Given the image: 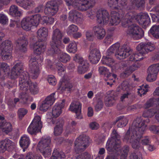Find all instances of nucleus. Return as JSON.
I'll list each match as a JSON object with an SVG mask.
<instances>
[{"mask_svg":"<svg viewBox=\"0 0 159 159\" xmlns=\"http://www.w3.org/2000/svg\"><path fill=\"white\" fill-rule=\"evenodd\" d=\"M156 100V98L155 99L152 98L148 100L144 105L145 108H148L153 106L154 104L156 105L157 101Z\"/></svg>","mask_w":159,"mask_h":159,"instance_id":"obj_50","label":"nucleus"},{"mask_svg":"<svg viewBox=\"0 0 159 159\" xmlns=\"http://www.w3.org/2000/svg\"><path fill=\"white\" fill-rule=\"evenodd\" d=\"M63 125L62 122L57 124L54 127V134L55 136H57L60 135L63 131Z\"/></svg>","mask_w":159,"mask_h":159,"instance_id":"obj_45","label":"nucleus"},{"mask_svg":"<svg viewBox=\"0 0 159 159\" xmlns=\"http://www.w3.org/2000/svg\"><path fill=\"white\" fill-rule=\"evenodd\" d=\"M13 46L11 41L6 40L1 43L0 50L1 51L2 57L3 60L7 61L12 57Z\"/></svg>","mask_w":159,"mask_h":159,"instance_id":"obj_13","label":"nucleus"},{"mask_svg":"<svg viewBox=\"0 0 159 159\" xmlns=\"http://www.w3.org/2000/svg\"><path fill=\"white\" fill-rule=\"evenodd\" d=\"M113 41V35L111 34L108 35L103 40V42L106 45H109Z\"/></svg>","mask_w":159,"mask_h":159,"instance_id":"obj_53","label":"nucleus"},{"mask_svg":"<svg viewBox=\"0 0 159 159\" xmlns=\"http://www.w3.org/2000/svg\"><path fill=\"white\" fill-rule=\"evenodd\" d=\"M41 18L39 14H35L24 18L21 20V25L23 29L29 31L33 26L37 27Z\"/></svg>","mask_w":159,"mask_h":159,"instance_id":"obj_9","label":"nucleus"},{"mask_svg":"<svg viewBox=\"0 0 159 159\" xmlns=\"http://www.w3.org/2000/svg\"><path fill=\"white\" fill-rule=\"evenodd\" d=\"M131 155L133 157V159H143L141 153L140 152H134Z\"/></svg>","mask_w":159,"mask_h":159,"instance_id":"obj_61","label":"nucleus"},{"mask_svg":"<svg viewBox=\"0 0 159 159\" xmlns=\"http://www.w3.org/2000/svg\"><path fill=\"white\" fill-rule=\"evenodd\" d=\"M26 159H42V157L41 155L34 154L32 153H28L25 157Z\"/></svg>","mask_w":159,"mask_h":159,"instance_id":"obj_51","label":"nucleus"},{"mask_svg":"<svg viewBox=\"0 0 159 159\" xmlns=\"http://www.w3.org/2000/svg\"><path fill=\"white\" fill-rule=\"evenodd\" d=\"M146 126L144 120L143 121L141 117L137 118L133 122L131 131L129 128L124 136L123 141L130 143L133 148L139 150L142 148L140 142L141 139H142L141 143L143 145H148L150 144L151 141L149 136L142 138Z\"/></svg>","mask_w":159,"mask_h":159,"instance_id":"obj_2","label":"nucleus"},{"mask_svg":"<svg viewBox=\"0 0 159 159\" xmlns=\"http://www.w3.org/2000/svg\"><path fill=\"white\" fill-rule=\"evenodd\" d=\"M48 30L45 27H41L37 31V34L39 38H42V39L47 38L48 35Z\"/></svg>","mask_w":159,"mask_h":159,"instance_id":"obj_42","label":"nucleus"},{"mask_svg":"<svg viewBox=\"0 0 159 159\" xmlns=\"http://www.w3.org/2000/svg\"><path fill=\"white\" fill-rule=\"evenodd\" d=\"M103 107V102L102 101H99L96 105L95 107L96 111H99L101 110Z\"/></svg>","mask_w":159,"mask_h":159,"instance_id":"obj_63","label":"nucleus"},{"mask_svg":"<svg viewBox=\"0 0 159 159\" xmlns=\"http://www.w3.org/2000/svg\"><path fill=\"white\" fill-rule=\"evenodd\" d=\"M89 126L90 128L93 130L97 129L99 128V125L97 122H94L90 123Z\"/></svg>","mask_w":159,"mask_h":159,"instance_id":"obj_64","label":"nucleus"},{"mask_svg":"<svg viewBox=\"0 0 159 159\" xmlns=\"http://www.w3.org/2000/svg\"><path fill=\"white\" fill-rule=\"evenodd\" d=\"M86 36L87 39L89 41H92L94 39L93 33L91 31H88L86 32Z\"/></svg>","mask_w":159,"mask_h":159,"instance_id":"obj_62","label":"nucleus"},{"mask_svg":"<svg viewBox=\"0 0 159 159\" xmlns=\"http://www.w3.org/2000/svg\"><path fill=\"white\" fill-rule=\"evenodd\" d=\"M156 114L155 118L159 122V108L157 107L155 108L146 110L143 114V116L144 117H151Z\"/></svg>","mask_w":159,"mask_h":159,"instance_id":"obj_28","label":"nucleus"},{"mask_svg":"<svg viewBox=\"0 0 159 159\" xmlns=\"http://www.w3.org/2000/svg\"><path fill=\"white\" fill-rule=\"evenodd\" d=\"M55 93H53L45 98L39 107L40 110L44 112L47 111L49 107L52 105L55 101Z\"/></svg>","mask_w":159,"mask_h":159,"instance_id":"obj_23","label":"nucleus"},{"mask_svg":"<svg viewBox=\"0 0 159 159\" xmlns=\"http://www.w3.org/2000/svg\"><path fill=\"white\" fill-rule=\"evenodd\" d=\"M99 73L102 75H104L105 76H106V75L108 74V70L107 69V68L104 66H100L99 68Z\"/></svg>","mask_w":159,"mask_h":159,"instance_id":"obj_59","label":"nucleus"},{"mask_svg":"<svg viewBox=\"0 0 159 159\" xmlns=\"http://www.w3.org/2000/svg\"><path fill=\"white\" fill-rule=\"evenodd\" d=\"M120 44L117 42L111 45L108 49L106 57L103 56L101 60V61L103 64H106L109 66H111L114 62V60L111 58V55L114 54L116 57L120 60L123 59L127 57L130 52L129 50H126L125 52H124L126 49L123 48L121 51H119Z\"/></svg>","mask_w":159,"mask_h":159,"instance_id":"obj_4","label":"nucleus"},{"mask_svg":"<svg viewBox=\"0 0 159 159\" xmlns=\"http://www.w3.org/2000/svg\"><path fill=\"white\" fill-rule=\"evenodd\" d=\"M89 138L85 134L80 135L74 143L75 151L76 153H80L89 145Z\"/></svg>","mask_w":159,"mask_h":159,"instance_id":"obj_12","label":"nucleus"},{"mask_svg":"<svg viewBox=\"0 0 159 159\" xmlns=\"http://www.w3.org/2000/svg\"><path fill=\"white\" fill-rule=\"evenodd\" d=\"M120 135L114 129L112 132L111 137L109 138L107 141L106 148L109 152H111L117 149H120Z\"/></svg>","mask_w":159,"mask_h":159,"instance_id":"obj_10","label":"nucleus"},{"mask_svg":"<svg viewBox=\"0 0 159 159\" xmlns=\"http://www.w3.org/2000/svg\"><path fill=\"white\" fill-rule=\"evenodd\" d=\"M28 110L24 108H19L17 111L18 118L20 120H21L24 117L27 113Z\"/></svg>","mask_w":159,"mask_h":159,"instance_id":"obj_48","label":"nucleus"},{"mask_svg":"<svg viewBox=\"0 0 159 159\" xmlns=\"http://www.w3.org/2000/svg\"><path fill=\"white\" fill-rule=\"evenodd\" d=\"M25 72L26 71L23 70V63L19 62L17 63L11 69L9 77L10 78L14 79L19 76V80L21 75H24L23 73Z\"/></svg>","mask_w":159,"mask_h":159,"instance_id":"obj_19","label":"nucleus"},{"mask_svg":"<svg viewBox=\"0 0 159 159\" xmlns=\"http://www.w3.org/2000/svg\"><path fill=\"white\" fill-rule=\"evenodd\" d=\"M66 5L72 6L75 9L85 11L93 8L96 2L95 0H65Z\"/></svg>","mask_w":159,"mask_h":159,"instance_id":"obj_7","label":"nucleus"},{"mask_svg":"<svg viewBox=\"0 0 159 159\" xmlns=\"http://www.w3.org/2000/svg\"><path fill=\"white\" fill-rule=\"evenodd\" d=\"M0 129L2 132L6 134H9L12 130V126L11 124L9 122H0Z\"/></svg>","mask_w":159,"mask_h":159,"instance_id":"obj_33","label":"nucleus"},{"mask_svg":"<svg viewBox=\"0 0 159 159\" xmlns=\"http://www.w3.org/2000/svg\"><path fill=\"white\" fill-rule=\"evenodd\" d=\"M138 94L141 97L142 95L145 94L148 91V89H145L143 88V86H140L139 88H138Z\"/></svg>","mask_w":159,"mask_h":159,"instance_id":"obj_60","label":"nucleus"},{"mask_svg":"<svg viewBox=\"0 0 159 159\" xmlns=\"http://www.w3.org/2000/svg\"><path fill=\"white\" fill-rule=\"evenodd\" d=\"M65 101L63 100L60 103H56L53 107L52 114L53 117H58L62 112L61 109L64 107Z\"/></svg>","mask_w":159,"mask_h":159,"instance_id":"obj_31","label":"nucleus"},{"mask_svg":"<svg viewBox=\"0 0 159 159\" xmlns=\"http://www.w3.org/2000/svg\"><path fill=\"white\" fill-rule=\"evenodd\" d=\"M96 16L98 22L102 24H106L108 23L110 19V15L108 11L103 8L91 9L89 13V16L91 18Z\"/></svg>","mask_w":159,"mask_h":159,"instance_id":"obj_8","label":"nucleus"},{"mask_svg":"<svg viewBox=\"0 0 159 159\" xmlns=\"http://www.w3.org/2000/svg\"><path fill=\"white\" fill-rule=\"evenodd\" d=\"M123 48H125V49H126V50L127 49V50H129L130 51V52L129 53V55H128L127 57H125V58L127 57L128 56H129V61H127V63H128V62L129 63V61H135V57H134V54H132V50L130 49L129 47L128 46H127L126 45V44H124L122 47V48H120V49H119V51H121V50H122V49H123ZM125 51H126V50H125ZM124 59V58L123 59Z\"/></svg>","mask_w":159,"mask_h":159,"instance_id":"obj_44","label":"nucleus"},{"mask_svg":"<svg viewBox=\"0 0 159 159\" xmlns=\"http://www.w3.org/2000/svg\"><path fill=\"white\" fill-rule=\"evenodd\" d=\"M128 119L124 116H120L117 117L115 121L113 122L107 121L104 124L105 126L107 127L108 129H110L112 128L113 125L116 124L118 122L117 126L118 127H122L126 125L128 122Z\"/></svg>","mask_w":159,"mask_h":159,"instance_id":"obj_21","label":"nucleus"},{"mask_svg":"<svg viewBox=\"0 0 159 159\" xmlns=\"http://www.w3.org/2000/svg\"><path fill=\"white\" fill-rule=\"evenodd\" d=\"M17 45L18 46L21 52H25L27 51V46L28 43L27 38L22 35L16 41Z\"/></svg>","mask_w":159,"mask_h":159,"instance_id":"obj_30","label":"nucleus"},{"mask_svg":"<svg viewBox=\"0 0 159 159\" xmlns=\"http://www.w3.org/2000/svg\"><path fill=\"white\" fill-rule=\"evenodd\" d=\"M121 146L120 147V149H117L116 150H114L113 151H115L117 152H120V153H123L125 155H128V153L129 151V147L127 145L125 146L122 148V151H121ZM113 152V151H112Z\"/></svg>","mask_w":159,"mask_h":159,"instance_id":"obj_55","label":"nucleus"},{"mask_svg":"<svg viewBox=\"0 0 159 159\" xmlns=\"http://www.w3.org/2000/svg\"><path fill=\"white\" fill-rule=\"evenodd\" d=\"M42 19L43 24H46L47 25L52 24L54 22V18L53 17L44 16Z\"/></svg>","mask_w":159,"mask_h":159,"instance_id":"obj_49","label":"nucleus"},{"mask_svg":"<svg viewBox=\"0 0 159 159\" xmlns=\"http://www.w3.org/2000/svg\"><path fill=\"white\" fill-rule=\"evenodd\" d=\"M149 129L154 134H159V126L152 125L150 126Z\"/></svg>","mask_w":159,"mask_h":159,"instance_id":"obj_57","label":"nucleus"},{"mask_svg":"<svg viewBox=\"0 0 159 159\" xmlns=\"http://www.w3.org/2000/svg\"><path fill=\"white\" fill-rule=\"evenodd\" d=\"M63 34L61 30L56 29L52 31V41L50 42L51 48L47 52V54L49 55H53L60 53V47L63 45L62 42Z\"/></svg>","mask_w":159,"mask_h":159,"instance_id":"obj_5","label":"nucleus"},{"mask_svg":"<svg viewBox=\"0 0 159 159\" xmlns=\"http://www.w3.org/2000/svg\"><path fill=\"white\" fill-rule=\"evenodd\" d=\"M148 74L146 78L147 81L153 82L157 79V75L159 71V64H153L148 68Z\"/></svg>","mask_w":159,"mask_h":159,"instance_id":"obj_20","label":"nucleus"},{"mask_svg":"<svg viewBox=\"0 0 159 159\" xmlns=\"http://www.w3.org/2000/svg\"><path fill=\"white\" fill-rule=\"evenodd\" d=\"M108 0L109 7L112 11L111 13L110 25H116L120 21L124 27L128 26L129 23L137 22L145 29L151 22L150 19L147 13L136 14L133 10L136 7L142 10L144 7L145 0Z\"/></svg>","mask_w":159,"mask_h":159,"instance_id":"obj_1","label":"nucleus"},{"mask_svg":"<svg viewBox=\"0 0 159 159\" xmlns=\"http://www.w3.org/2000/svg\"><path fill=\"white\" fill-rule=\"evenodd\" d=\"M41 120V117L39 116H36L34 119L27 129L29 134L32 135L41 132L42 127Z\"/></svg>","mask_w":159,"mask_h":159,"instance_id":"obj_16","label":"nucleus"},{"mask_svg":"<svg viewBox=\"0 0 159 159\" xmlns=\"http://www.w3.org/2000/svg\"><path fill=\"white\" fill-rule=\"evenodd\" d=\"M155 48L153 44L150 42H142L137 47L136 49L139 51V57L138 60L140 61L143 59L144 54L151 52Z\"/></svg>","mask_w":159,"mask_h":159,"instance_id":"obj_15","label":"nucleus"},{"mask_svg":"<svg viewBox=\"0 0 159 159\" xmlns=\"http://www.w3.org/2000/svg\"><path fill=\"white\" fill-rule=\"evenodd\" d=\"M127 33L133 39L138 40L141 39L143 36L144 32L138 25L132 24L128 26Z\"/></svg>","mask_w":159,"mask_h":159,"instance_id":"obj_17","label":"nucleus"},{"mask_svg":"<svg viewBox=\"0 0 159 159\" xmlns=\"http://www.w3.org/2000/svg\"><path fill=\"white\" fill-rule=\"evenodd\" d=\"M91 156L88 153L85 152L79 155L76 159H90Z\"/></svg>","mask_w":159,"mask_h":159,"instance_id":"obj_54","label":"nucleus"},{"mask_svg":"<svg viewBox=\"0 0 159 159\" xmlns=\"http://www.w3.org/2000/svg\"><path fill=\"white\" fill-rule=\"evenodd\" d=\"M70 110L75 113L76 118L78 119L82 118L80 115L81 112V104L79 102L71 103L69 108Z\"/></svg>","mask_w":159,"mask_h":159,"instance_id":"obj_27","label":"nucleus"},{"mask_svg":"<svg viewBox=\"0 0 159 159\" xmlns=\"http://www.w3.org/2000/svg\"><path fill=\"white\" fill-rule=\"evenodd\" d=\"M94 35L98 39H102L105 35L106 32L105 29L99 26L93 27V29Z\"/></svg>","mask_w":159,"mask_h":159,"instance_id":"obj_32","label":"nucleus"},{"mask_svg":"<svg viewBox=\"0 0 159 159\" xmlns=\"http://www.w3.org/2000/svg\"><path fill=\"white\" fill-rule=\"evenodd\" d=\"M114 93V91L112 90L111 91V94L106 96L105 98L104 102L107 106L111 107L114 103L116 96Z\"/></svg>","mask_w":159,"mask_h":159,"instance_id":"obj_36","label":"nucleus"},{"mask_svg":"<svg viewBox=\"0 0 159 159\" xmlns=\"http://www.w3.org/2000/svg\"><path fill=\"white\" fill-rule=\"evenodd\" d=\"M139 67L138 65L133 63L131 66H128L126 69L123 73L121 74V75H123L125 77H127Z\"/></svg>","mask_w":159,"mask_h":159,"instance_id":"obj_38","label":"nucleus"},{"mask_svg":"<svg viewBox=\"0 0 159 159\" xmlns=\"http://www.w3.org/2000/svg\"><path fill=\"white\" fill-rule=\"evenodd\" d=\"M9 13L13 17H20L22 16L21 11L19 10L18 7L15 5H12L10 7Z\"/></svg>","mask_w":159,"mask_h":159,"instance_id":"obj_37","label":"nucleus"},{"mask_svg":"<svg viewBox=\"0 0 159 159\" xmlns=\"http://www.w3.org/2000/svg\"><path fill=\"white\" fill-rule=\"evenodd\" d=\"M65 158V155L63 152H59L57 149H54L50 159H64Z\"/></svg>","mask_w":159,"mask_h":159,"instance_id":"obj_41","label":"nucleus"},{"mask_svg":"<svg viewBox=\"0 0 159 159\" xmlns=\"http://www.w3.org/2000/svg\"><path fill=\"white\" fill-rule=\"evenodd\" d=\"M62 3V0H54L48 1L44 9L45 14L50 16L55 15L58 10L59 5Z\"/></svg>","mask_w":159,"mask_h":159,"instance_id":"obj_14","label":"nucleus"},{"mask_svg":"<svg viewBox=\"0 0 159 159\" xmlns=\"http://www.w3.org/2000/svg\"><path fill=\"white\" fill-rule=\"evenodd\" d=\"M15 148V143L10 139L6 138L0 141V152H3L6 150L11 152Z\"/></svg>","mask_w":159,"mask_h":159,"instance_id":"obj_22","label":"nucleus"},{"mask_svg":"<svg viewBox=\"0 0 159 159\" xmlns=\"http://www.w3.org/2000/svg\"><path fill=\"white\" fill-rule=\"evenodd\" d=\"M59 61L63 63H66L70 61V57L66 53H62L58 56Z\"/></svg>","mask_w":159,"mask_h":159,"instance_id":"obj_46","label":"nucleus"},{"mask_svg":"<svg viewBox=\"0 0 159 159\" xmlns=\"http://www.w3.org/2000/svg\"><path fill=\"white\" fill-rule=\"evenodd\" d=\"M69 19L70 21L80 24L83 21V16L81 13L78 11L72 10L69 13Z\"/></svg>","mask_w":159,"mask_h":159,"instance_id":"obj_24","label":"nucleus"},{"mask_svg":"<svg viewBox=\"0 0 159 159\" xmlns=\"http://www.w3.org/2000/svg\"><path fill=\"white\" fill-rule=\"evenodd\" d=\"M77 43L75 41H72L67 46V51L69 53H75L77 50Z\"/></svg>","mask_w":159,"mask_h":159,"instance_id":"obj_40","label":"nucleus"},{"mask_svg":"<svg viewBox=\"0 0 159 159\" xmlns=\"http://www.w3.org/2000/svg\"><path fill=\"white\" fill-rule=\"evenodd\" d=\"M48 81L50 85H55L57 83L56 79L53 75H50L48 76Z\"/></svg>","mask_w":159,"mask_h":159,"instance_id":"obj_58","label":"nucleus"},{"mask_svg":"<svg viewBox=\"0 0 159 159\" xmlns=\"http://www.w3.org/2000/svg\"><path fill=\"white\" fill-rule=\"evenodd\" d=\"M74 60L79 63L77 69L79 74H84L89 70V63L87 61L84 60L79 55L76 54L74 57Z\"/></svg>","mask_w":159,"mask_h":159,"instance_id":"obj_18","label":"nucleus"},{"mask_svg":"<svg viewBox=\"0 0 159 159\" xmlns=\"http://www.w3.org/2000/svg\"><path fill=\"white\" fill-rule=\"evenodd\" d=\"M23 74L24 75H21L19 80V85L20 90L25 94H26L29 89L31 94L34 95L37 94L39 89L37 84L31 82L28 72H25Z\"/></svg>","mask_w":159,"mask_h":159,"instance_id":"obj_6","label":"nucleus"},{"mask_svg":"<svg viewBox=\"0 0 159 159\" xmlns=\"http://www.w3.org/2000/svg\"><path fill=\"white\" fill-rule=\"evenodd\" d=\"M149 36L155 38L159 39V25H154L148 32Z\"/></svg>","mask_w":159,"mask_h":159,"instance_id":"obj_35","label":"nucleus"},{"mask_svg":"<svg viewBox=\"0 0 159 159\" xmlns=\"http://www.w3.org/2000/svg\"><path fill=\"white\" fill-rule=\"evenodd\" d=\"M73 85L71 84L68 83L66 84L64 82H61L60 80L58 86L57 90H60L61 92H63L66 89H68L70 90L71 89Z\"/></svg>","mask_w":159,"mask_h":159,"instance_id":"obj_39","label":"nucleus"},{"mask_svg":"<svg viewBox=\"0 0 159 159\" xmlns=\"http://www.w3.org/2000/svg\"><path fill=\"white\" fill-rule=\"evenodd\" d=\"M51 139L49 136H44L38 144V148L45 157H48L51 154V150L49 147Z\"/></svg>","mask_w":159,"mask_h":159,"instance_id":"obj_11","label":"nucleus"},{"mask_svg":"<svg viewBox=\"0 0 159 159\" xmlns=\"http://www.w3.org/2000/svg\"><path fill=\"white\" fill-rule=\"evenodd\" d=\"M54 63H52L50 60L47 59L45 60V66L46 69L54 70Z\"/></svg>","mask_w":159,"mask_h":159,"instance_id":"obj_52","label":"nucleus"},{"mask_svg":"<svg viewBox=\"0 0 159 159\" xmlns=\"http://www.w3.org/2000/svg\"><path fill=\"white\" fill-rule=\"evenodd\" d=\"M99 50L97 48H93L90 50L89 56V59L93 64L97 63L101 57Z\"/></svg>","mask_w":159,"mask_h":159,"instance_id":"obj_25","label":"nucleus"},{"mask_svg":"<svg viewBox=\"0 0 159 159\" xmlns=\"http://www.w3.org/2000/svg\"><path fill=\"white\" fill-rule=\"evenodd\" d=\"M8 19L6 15L3 14H0V23L3 25L8 22Z\"/></svg>","mask_w":159,"mask_h":159,"instance_id":"obj_56","label":"nucleus"},{"mask_svg":"<svg viewBox=\"0 0 159 159\" xmlns=\"http://www.w3.org/2000/svg\"><path fill=\"white\" fill-rule=\"evenodd\" d=\"M17 4L20 7L28 10L35 7V3L33 0H16Z\"/></svg>","mask_w":159,"mask_h":159,"instance_id":"obj_29","label":"nucleus"},{"mask_svg":"<svg viewBox=\"0 0 159 159\" xmlns=\"http://www.w3.org/2000/svg\"><path fill=\"white\" fill-rule=\"evenodd\" d=\"M19 143L20 147L23 149L24 152L25 149L28 148L30 144V140L29 136L25 134L22 136L19 141Z\"/></svg>","mask_w":159,"mask_h":159,"instance_id":"obj_34","label":"nucleus"},{"mask_svg":"<svg viewBox=\"0 0 159 159\" xmlns=\"http://www.w3.org/2000/svg\"><path fill=\"white\" fill-rule=\"evenodd\" d=\"M78 30V27L76 25L72 24L69 26L67 30V33L69 35H71Z\"/></svg>","mask_w":159,"mask_h":159,"instance_id":"obj_47","label":"nucleus"},{"mask_svg":"<svg viewBox=\"0 0 159 159\" xmlns=\"http://www.w3.org/2000/svg\"><path fill=\"white\" fill-rule=\"evenodd\" d=\"M56 67L57 70V73L58 75L62 76L65 73L66 69L65 66L60 62L56 63Z\"/></svg>","mask_w":159,"mask_h":159,"instance_id":"obj_43","label":"nucleus"},{"mask_svg":"<svg viewBox=\"0 0 159 159\" xmlns=\"http://www.w3.org/2000/svg\"><path fill=\"white\" fill-rule=\"evenodd\" d=\"M46 48L45 45L42 42H36L34 44V53L36 55L33 56L29 61L30 76L33 79L37 78L39 75L40 67L43 64V58L40 55L44 52Z\"/></svg>","mask_w":159,"mask_h":159,"instance_id":"obj_3","label":"nucleus"},{"mask_svg":"<svg viewBox=\"0 0 159 159\" xmlns=\"http://www.w3.org/2000/svg\"><path fill=\"white\" fill-rule=\"evenodd\" d=\"M9 66L6 63H0V81L5 80L7 76H9L10 74Z\"/></svg>","mask_w":159,"mask_h":159,"instance_id":"obj_26","label":"nucleus"}]
</instances>
